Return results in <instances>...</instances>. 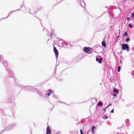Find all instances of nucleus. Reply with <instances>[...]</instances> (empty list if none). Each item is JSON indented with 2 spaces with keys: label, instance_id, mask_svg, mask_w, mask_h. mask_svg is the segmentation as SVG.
<instances>
[{
  "label": "nucleus",
  "instance_id": "1",
  "mask_svg": "<svg viewBox=\"0 0 134 134\" xmlns=\"http://www.w3.org/2000/svg\"><path fill=\"white\" fill-rule=\"evenodd\" d=\"M121 49L122 50H125L126 49H128L129 47L127 44H121Z\"/></svg>",
  "mask_w": 134,
  "mask_h": 134
},
{
  "label": "nucleus",
  "instance_id": "2",
  "mask_svg": "<svg viewBox=\"0 0 134 134\" xmlns=\"http://www.w3.org/2000/svg\"><path fill=\"white\" fill-rule=\"evenodd\" d=\"M54 51L55 53L56 57L57 58L58 55V52L57 49L55 47H54Z\"/></svg>",
  "mask_w": 134,
  "mask_h": 134
},
{
  "label": "nucleus",
  "instance_id": "3",
  "mask_svg": "<svg viewBox=\"0 0 134 134\" xmlns=\"http://www.w3.org/2000/svg\"><path fill=\"white\" fill-rule=\"evenodd\" d=\"M46 134H51V131L49 126H48L47 128Z\"/></svg>",
  "mask_w": 134,
  "mask_h": 134
},
{
  "label": "nucleus",
  "instance_id": "4",
  "mask_svg": "<svg viewBox=\"0 0 134 134\" xmlns=\"http://www.w3.org/2000/svg\"><path fill=\"white\" fill-rule=\"evenodd\" d=\"M103 59L102 58H100L99 59L98 58H96V60L97 61H98V62L100 64L102 63V60Z\"/></svg>",
  "mask_w": 134,
  "mask_h": 134
},
{
  "label": "nucleus",
  "instance_id": "5",
  "mask_svg": "<svg viewBox=\"0 0 134 134\" xmlns=\"http://www.w3.org/2000/svg\"><path fill=\"white\" fill-rule=\"evenodd\" d=\"M84 50L85 52H88L90 51V49L87 47H85L84 48Z\"/></svg>",
  "mask_w": 134,
  "mask_h": 134
},
{
  "label": "nucleus",
  "instance_id": "6",
  "mask_svg": "<svg viewBox=\"0 0 134 134\" xmlns=\"http://www.w3.org/2000/svg\"><path fill=\"white\" fill-rule=\"evenodd\" d=\"M113 91L114 92H116V94H118L119 93V91L118 90L114 88L113 90Z\"/></svg>",
  "mask_w": 134,
  "mask_h": 134
},
{
  "label": "nucleus",
  "instance_id": "7",
  "mask_svg": "<svg viewBox=\"0 0 134 134\" xmlns=\"http://www.w3.org/2000/svg\"><path fill=\"white\" fill-rule=\"evenodd\" d=\"M102 45L104 46V47H105L106 46V44L105 43V42L104 41H103L102 42Z\"/></svg>",
  "mask_w": 134,
  "mask_h": 134
},
{
  "label": "nucleus",
  "instance_id": "8",
  "mask_svg": "<svg viewBox=\"0 0 134 134\" xmlns=\"http://www.w3.org/2000/svg\"><path fill=\"white\" fill-rule=\"evenodd\" d=\"M103 104L101 102H99L97 104V105L99 106H101Z\"/></svg>",
  "mask_w": 134,
  "mask_h": 134
},
{
  "label": "nucleus",
  "instance_id": "9",
  "mask_svg": "<svg viewBox=\"0 0 134 134\" xmlns=\"http://www.w3.org/2000/svg\"><path fill=\"white\" fill-rule=\"evenodd\" d=\"M52 91L51 90H50L49 92L48 93L47 95L48 96H49L52 93Z\"/></svg>",
  "mask_w": 134,
  "mask_h": 134
},
{
  "label": "nucleus",
  "instance_id": "10",
  "mask_svg": "<svg viewBox=\"0 0 134 134\" xmlns=\"http://www.w3.org/2000/svg\"><path fill=\"white\" fill-rule=\"evenodd\" d=\"M95 127L94 126L91 129L93 133H94V132L93 131V130L95 129Z\"/></svg>",
  "mask_w": 134,
  "mask_h": 134
},
{
  "label": "nucleus",
  "instance_id": "11",
  "mask_svg": "<svg viewBox=\"0 0 134 134\" xmlns=\"http://www.w3.org/2000/svg\"><path fill=\"white\" fill-rule=\"evenodd\" d=\"M120 66H119L118 67V72H119L120 71Z\"/></svg>",
  "mask_w": 134,
  "mask_h": 134
},
{
  "label": "nucleus",
  "instance_id": "12",
  "mask_svg": "<svg viewBox=\"0 0 134 134\" xmlns=\"http://www.w3.org/2000/svg\"><path fill=\"white\" fill-rule=\"evenodd\" d=\"M127 32H126L124 33L123 36H127Z\"/></svg>",
  "mask_w": 134,
  "mask_h": 134
},
{
  "label": "nucleus",
  "instance_id": "13",
  "mask_svg": "<svg viewBox=\"0 0 134 134\" xmlns=\"http://www.w3.org/2000/svg\"><path fill=\"white\" fill-rule=\"evenodd\" d=\"M129 26L131 28H132V26L131 24H129Z\"/></svg>",
  "mask_w": 134,
  "mask_h": 134
},
{
  "label": "nucleus",
  "instance_id": "14",
  "mask_svg": "<svg viewBox=\"0 0 134 134\" xmlns=\"http://www.w3.org/2000/svg\"><path fill=\"white\" fill-rule=\"evenodd\" d=\"M80 132L81 134H83L81 130H80Z\"/></svg>",
  "mask_w": 134,
  "mask_h": 134
},
{
  "label": "nucleus",
  "instance_id": "15",
  "mask_svg": "<svg viewBox=\"0 0 134 134\" xmlns=\"http://www.w3.org/2000/svg\"><path fill=\"white\" fill-rule=\"evenodd\" d=\"M108 118V117L107 116H104L103 117V119H106V118Z\"/></svg>",
  "mask_w": 134,
  "mask_h": 134
},
{
  "label": "nucleus",
  "instance_id": "16",
  "mask_svg": "<svg viewBox=\"0 0 134 134\" xmlns=\"http://www.w3.org/2000/svg\"><path fill=\"white\" fill-rule=\"evenodd\" d=\"M110 112H111V113H114V109H113Z\"/></svg>",
  "mask_w": 134,
  "mask_h": 134
},
{
  "label": "nucleus",
  "instance_id": "17",
  "mask_svg": "<svg viewBox=\"0 0 134 134\" xmlns=\"http://www.w3.org/2000/svg\"><path fill=\"white\" fill-rule=\"evenodd\" d=\"M134 16V13H132V14L131 17L133 18Z\"/></svg>",
  "mask_w": 134,
  "mask_h": 134
},
{
  "label": "nucleus",
  "instance_id": "18",
  "mask_svg": "<svg viewBox=\"0 0 134 134\" xmlns=\"http://www.w3.org/2000/svg\"><path fill=\"white\" fill-rule=\"evenodd\" d=\"M113 96L114 97H116L117 96V95L116 94H113Z\"/></svg>",
  "mask_w": 134,
  "mask_h": 134
},
{
  "label": "nucleus",
  "instance_id": "19",
  "mask_svg": "<svg viewBox=\"0 0 134 134\" xmlns=\"http://www.w3.org/2000/svg\"><path fill=\"white\" fill-rule=\"evenodd\" d=\"M111 105V104H109V105H108L106 107H108L109 106Z\"/></svg>",
  "mask_w": 134,
  "mask_h": 134
},
{
  "label": "nucleus",
  "instance_id": "20",
  "mask_svg": "<svg viewBox=\"0 0 134 134\" xmlns=\"http://www.w3.org/2000/svg\"><path fill=\"white\" fill-rule=\"evenodd\" d=\"M130 40V39H129L128 38H127L126 40V41H129Z\"/></svg>",
  "mask_w": 134,
  "mask_h": 134
},
{
  "label": "nucleus",
  "instance_id": "21",
  "mask_svg": "<svg viewBox=\"0 0 134 134\" xmlns=\"http://www.w3.org/2000/svg\"><path fill=\"white\" fill-rule=\"evenodd\" d=\"M126 20H127V21H128L129 20V18H126Z\"/></svg>",
  "mask_w": 134,
  "mask_h": 134
},
{
  "label": "nucleus",
  "instance_id": "22",
  "mask_svg": "<svg viewBox=\"0 0 134 134\" xmlns=\"http://www.w3.org/2000/svg\"><path fill=\"white\" fill-rule=\"evenodd\" d=\"M107 107H106L105 108V109H104V110H105L106 109V108H107Z\"/></svg>",
  "mask_w": 134,
  "mask_h": 134
},
{
  "label": "nucleus",
  "instance_id": "23",
  "mask_svg": "<svg viewBox=\"0 0 134 134\" xmlns=\"http://www.w3.org/2000/svg\"><path fill=\"white\" fill-rule=\"evenodd\" d=\"M119 36H118L116 38H119Z\"/></svg>",
  "mask_w": 134,
  "mask_h": 134
},
{
  "label": "nucleus",
  "instance_id": "24",
  "mask_svg": "<svg viewBox=\"0 0 134 134\" xmlns=\"http://www.w3.org/2000/svg\"><path fill=\"white\" fill-rule=\"evenodd\" d=\"M1 56H0V60H1Z\"/></svg>",
  "mask_w": 134,
  "mask_h": 134
}]
</instances>
